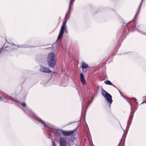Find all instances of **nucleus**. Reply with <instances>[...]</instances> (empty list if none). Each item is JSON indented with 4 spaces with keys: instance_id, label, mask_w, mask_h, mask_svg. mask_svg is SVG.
<instances>
[{
    "instance_id": "obj_15",
    "label": "nucleus",
    "mask_w": 146,
    "mask_h": 146,
    "mask_svg": "<svg viewBox=\"0 0 146 146\" xmlns=\"http://www.w3.org/2000/svg\"><path fill=\"white\" fill-rule=\"evenodd\" d=\"M104 83L106 84L109 85H112V83H111V82L110 80H107L105 81Z\"/></svg>"
},
{
    "instance_id": "obj_5",
    "label": "nucleus",
    "mask_w": 146,
    "mask_h": 146,
    "mask_svg": "<svg viewBox=\"0 0 146 146\" xmlns=\"http://www.w3.org/2000/svg\"><path fill=\"white\" fill-rule=\"evenodd\" d=\"M59 142L61 146H71L69 145L66 137H59ZM73 144L72 146H76V145L72 142Z\"/></svg>"
},
{
    "instance_id": "obj_10",
    "label": "nucleus",
    "mask_w": 146,
    "mask_h": 146,
    "mask_svg": "<svg viewBox=\"0 0 146 146\" xmlns=\"http://www.w3.org/2000/svg\"><path fill=\"white\" fill-rule=\"evenodd\" d=\"M12 44L13 45H14L18 47H20L21 48H29L31 47V46H29L28 45H19V44L15 45L13 43H12Z\"/></svg>"
},
{
    "instance_id": "obj_8",
    "label": "nucleus",
    "mask_w": 146,
    "mask_h": 146,
    "mask_svg": "<svg viewBox=\"0 0 146 146\" xmlns=\"http://www.w3.org/2000/svg\"><path fill=\"white\" fill-rule=\"evenodd\" d=\"M40 71L42 72L46 73H50L51 72V70L49 68L41 65L40 66Z\"/></svg>"
},
{
    "instance_id": "obj_2",
    "label": "nucleus",
    "mask_w": 146,
    "mask_h": 146,
    "mask_svg": "<svg viewBox=\"0 0 146 146\" xmlns=\"http://www.w3.org/2000/svg\"><path fill=\"white\" fill-rule=\"evenodd\" d=\"M7 98L10 99V100L15 101L19 103L21 105L24 107V108L23 109L24 110L28 115L33 116L36 119V120L38 121V123L39 122H40V121L41 120V119L37 117L36 115L30 109H28L26 107V105L25 103H21L19 101L15 99H14L13 98H11L10 97L9 98L8 97Z\"/></svg>"
},
{
    "instance_id": "obj_24",
    "label": "nucleus",
    "mask_w": 146,
    "mask_h": 146,
    "mask_svg": "<svg viewBox=\"0 0 146 146\" xmlns=\"http://www.w3.org/2000/svg\"><path fill=\"white\" fill-rule=\"evenodd\" d=\"M7 46H5V48H7Z\"/></svg>"
},
{
    "instance_id": "obj_25",
    "label": "nucleus",
    "mask_w": 146,
    "mask_h": 146,
    "mask_svg": "<svg viewBox=\"0 0 146 146\" xmlns=\"http://www.w3.org/2000/svg\"><path fill=\"white\" fill-rule=\"evenodd\" d=\"M132 21H132H130V22H131Z\"/></svg>"
},
{
    "instance_id": "obj_19",
    "label": "nucleus",
    "mask_w": 146,
    "mask_h": 146,
    "mask_svg": "<svg viewBox=\"0 0 146 146\" xmlns=\"http://www.w3.org/2000/svg\"><path fill=\"white\" fill-rule=\"evenodd\" d=\"M142 1H141V2H140L138 7H139V8L141 6V5H142Z\"/></svg>"
},
{
    "instance_id": "obj_7",
    "label": "nucleus",
    "mask_w": 146,
    "mask_h": 146,
    "mask_svg": "<svg viewBox=\"0 0 146 146\" xmlns=\"http://www.w3.org/2000/svg\"><path fill=\"white\" fill-rule=\"evenodd\" d=\"M127 102H128L129 104H130L131 106V111L130 112V115L129 116V119L128 120V123H127V128H128V129L129 128V126L130 125V124L131 123V121L132 120V119L133 118V114L134 113V112L132 111V105L131 104L130 102L128 101H127Z\"/></svg>"
},
{
    "instance_id": "obj_14",
    "label": "nucleus",
    "mask_w": 146,
    "mask_h": 146,
    "mask_svg": "<svg viewBox=\"0 0 146 146\" xmlns=\"http://www.w3.org/2000/svg\"><path fill=\"white\" fill-rule=\"evenodd\" d=\"M75 0H70V4L69 6V10L68 11V12L67 13H68L69 12L71 8V5L74 2V1Z\"/></svg>"
},
{
    "instance_id": "obj_18",
    "label": "nucleus",
    "mask_w": 146,
    "mask_h": 146,
    "mask_svg": "<svg viewBox=\"0 0 146 146\" xmlns=\"http://www.w3.org/2000/svg\"><path fill=\"white\" fill-rule=\"evenodd\" d=\"M139 7H138L137 9V10H136V13L135 14V17H134V18L133 19V20L135 17L136 16L137 14V13L138 11H139Z\"/></svg>"
},
{
    "instance_id": "obj_9",
    "label": "nucleus",
    "mask_w": 146,
    "mask_h": 146,
    "mask_svg": "<svg viewBox=\"0 0 146 146\" xmlns=\"http://www.w3.org/2000/svg\"><path fill=\"white\" fill-rule=\"evenodd\" d=\"M75 131V130H74L72 131H65L62 130V132L65 136H70L72 135Z\"/></svg>"
},
{
    "instance_id": "obj_12",
    "label": "nucleus",
    "mask_w": 146,
    "mask_h": 146,
    "mask_svg": "<svg viewBox=\"0 0 146 146\" xmlns=\"http://www.w3.org/2000/svg\"><path fill=\"white\" fill-rule=\"evenodd\" d=\"M82 69H85L88 68V65L84 62H83L81 66Z\"/></svg>"
},
{
    "instance_id": "obj_1",
    "label": "nucleus",
    "mask_w": 146,
    "mask_h": 146,
    "mask_svg": "<svg viewBox=\"0 0 146 146\" xmlns=\"http://www.w3.org/2000/svg\"><path fill=\"white\" fill-rule=\"evenodd\" d=\"M44 129H46L54 133L58 134V137L60 136L62 132V130L57 129L54 126L48 123L45 122L41 119L40 122L38 123Z\"/></svg>"
},
{
    "instance_id": "obj_4",
    "label": "nucleus",
    "mask_w": 146,
    "mask_h": 146,
    "mask_svg": "<svg viewBox=\"0 0 146 146\" xmlns=\"http://www.w3.org/2000/svg\"><path fill=\"white\" fill-rule=\"evenodd\" d=\"M102 95L106 98V100L109 103V106L110 107L113 102L112 96L103 88L102 90Z\"/></svg>"
},
{
    "instance_id": "obj_6",
    "label": "nucleus",
    "mask_w": 146,
    "mask_h": 146,
    "mask_svg": "<svg viewBox=\"0 0 146 146\" xmlns=\"http://www.w3.org/2000/svg\"><path fill=\"white\" fill-rule=\"evenodd\" d=\"M66 21H67L66 20V17H65L64 22L62 23V27L61 28L59 33L58 37V39L62 37V35L64 34V30L66 28V27L65 26Z\"/></svg>"
},
{
    "instance_id": "obj_13",
    "label": "nucleus",
    "mask_w": 146,
    "mask_h": 146,
    "mask_svg": "<svg viewBox=\"0 0 146 146\" xmlns=\"http://www.w3.org/2000/svg\"><path fill=\"white\" fill-rule=\"evenodd\" d=\"M139 26H136L135 27V29L137 30V31L139 32L140 33L144 35H146V33L144 32H143L139 30Z\"/></svg>"
},
{
    "instance_id": "obj_26",
    "label": "nucleus",
    "mask_w": 146,
    "mask_h": 146,
    "mask_svg": "<svg viewBox=\"0 0 146 146\" xmlns=\"http://www.w3.org/2000/svg\"><path fill=\"white\" fill-rule=\"evenodd\" d=\"M141 1H143V0H141Z\"/></svg>"
},
{
    "instance_id": "obj_16",
    "label": "nucleus",
    "mask_w": 146,
    "mask_h": 146,
    "mask_svg": "<svg viewBox=\"0 0 146 146\" xmlns=\"http://www.w3.org/2000/svg\"><path fill=\"white\" fill-rule=\"evenodd\" d=\"M5 99V97L3 96H0V100H4Z\"/></svg>"
},
{
    "instance_id": "obj_23",
    "label": "nucleus",
    "mask_w": 146,
    "mask_h": 146,
    "mask_svg": "<svg viewBox=\"0 0 146 146\" xmlns=\"http://www.w3.org/2000/svg\"><path fill=\"white\" fill-rule=\"evenodd\" d=\"M133 99H134L135 101H136V99L135 98H133Z\"/></svg>"
},
{
    "instance_id": "obj_21",
    "label": "nucleus",
    "mask_w": 146,
    "mask_h": 146,
    "mask_svg": "<svg viewBox=\"0 0 146 146\" xmlns=\"http://www.w3.org/2000/svg\"><path fill=\"white\" fill-rule=\"evenodd\" d=\"M66 29H65L64 30V31H65V33H68V31H67Z\"/></svg>"
},
{
    "instance_id": "obj_11",
    "label": "nucleus",
    "mask_w": 146,
    "mask_h": 146,
    "mask_svg": "<svg viewBox=\"0 0 146 146\" xmlns=\"http://www.w3.org/2000/svg\"><path fill=\"white\" fill-rule=\"evenodd\" d=\"M80 79L81 82L83 84H85L86 83V81L84 78V75L82 73L80 74Z\"/></svg>"
},
{
    "instance_id": "obj_3",
    "label": "nucleus",
    "mask_w": 146,
    "mask_h": 146,
    "mask_svg": "<svg viewBox=\"0 0 146 146\" xmlns=\"http://www.w3.org/2000/svg\"><path fill=\"white\" fill-rule=\"evenodd\" d=\"M47 62L48 66L53 68L55 66L56 61V56L55 53L51 52L49 53L47 57Z\"/></svg>"
},
{
    "instance_id": "obj_20",
    "label": "nucleus",
    "mask_w": 146,
    "mask_h": 146,
    "mask_svg": "<svg viewBox=\"0 0 146 146\" xmlns=\"http://www.w3.org/2000/svg\"><path fill=\"white\" fill-rule=\"evenodd\" d=\"M145 103H146V99L144 100V101L141 103V104H142Z\"/></svg>"
},
{
    "instance_id": "obj_17",
    "label": "nucleus",
    "mask_w": 146,
    "mask_h": 146,
    "mask_svg": "<svg viewBox=\"0 0 146 146\" xmlns=\"http://www.w3.org/2000/svg\"><path fill=\"white\" fill-rule=\"evenodd\" d=\"M117 89L119 91V92L120 93V94H121V96H122V97H123L124 98H125V99H127V98H126L125 96H123L121 95V91H120V90H119V89H118V88H117Z\"/></svg>"
},
{
    "instance_id": "obj_22",
    "label": "nucleus",
    "mask_w": 146,
    "mask_h": 146,
    "mask_svg": "<svg viewBox=\"0 0 146 146\" xmlns=\"http://www.w3.org/2000/svg\"><path fill=\"white\" fill-rule=\"evenodd\" d=\"M111 85L113 87H114L115 88H117L114 85H113L112 83V85Z\"/></svg>"
}]
</instances>
